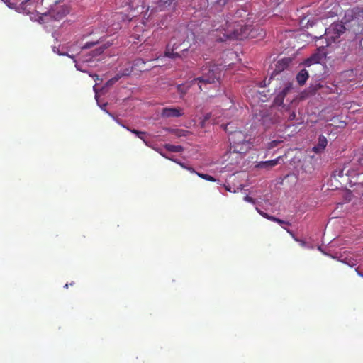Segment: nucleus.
I'll return each mask as SVG.
<instances>
[{
    "label": "nucleus",
    "mask_w": 363,
    "mask_h": 363,
    "mask_svg": "<svg viewBox=\"0 0 363 363\" xmlns=\"http://www.w3.org/2000/svg\"><path fill=\"white\" fill-rule=\"evenodd\" d=\"M221 75L220 68L218 65L203 67L202 75L195 78L192 82H197L200 91H203L207 84L218 82Z\"/></svg>",
    "instance_id": "3"
},
{
    "label": "nucleus",
    "mask_w": 363,
    "mask_h": 363,
    "mask_svg": "<svg viewBox=\"0 0 363 363\" xmlns=\"http://www.w3.org/2000/svg\"><path fill=\"white\" fill-rule=\"evenodd\" d=\"M123 127L127 129L128 131L131 132L132 133L135 134L138 138L141 139L145 144H147V141L145 140V135H146L145 132L140 131L135 129H131L125 125H123Z\"/></svg>",
    "instance_id": "15"
},
{
    "label": "nucleus",
    "mask_w": 363,
    "mask_h": 363,
    "mask_svg": "<svg viewBox=\"0 0 363 363\" xmlns=\"http://www.w3.org/2000/svg\"><path fill=\"white\" fill-rule=\"evenodd\" d=\"M274 87L276 96L274 99V105L281 107L284 105V98L292 91L293 82L289 76L283 75L281 79H274V81L268 82Z\"/></svg>",
    "instance_id": "1"
},
{
    "label": "nucleus",
    "mask_w": 363,
    "mask_h": 363,
    "mask_svg": "<svg viewBox=\"0 0 363 363\" xmlns=\"http://www.w3.org/2000/svg\"><path fill=\"white\" fill-rule=\"evenodd\" d=\"M269 111H270L271 114L273 113H276V108H275V106L272 107L270 108Z\"/></svg>",
    "instance_id": "32"
},
{
    "label": "nucleus",
    "mask_w": 363,
    "mask_h": 363,
    "mask_svg": "<svg viewBox=\"0 0 363 363\" xmlns=\"http://www.w3.org/2000/svg\"><path fill=\"white\" fill-rule=\"evenodd\" d=\"M174 0H160L157 3V7L159 10H162L167 6H169Z\"/></svg>",
    "instance_id": "17"
},
{
    "label": "nucleus",
    "mask_w": 363,
    "mask_h": 363,
    "mask_svg": "<svg viewBox=\"0 0 363 363\" xmlns=\"http://www.w3.org/2000/svg\"><path fill=\"white\" fill-rule=\"evenodd\" d=\"M83 48H87L88 47L87 46H85V47H82Z\"/></svg>",
    "instance_id": "42"
},
{
    "label": "nucleus",
    "mask_w": 363,
    "mask_h": 363,
    "mask_svg": "<svg viewBox=\"0 0 363 363\" xmlns=\"http://www.w3.org/2000/svg\"><path fill=\"white\" fill-rule=\"evenodd\" d=\"M197 174L201 178H203L207 181H209V182H215L216 181L215 178L209 174H202V173H197Z\"/></svg>",
    "instance_id": "20"
},
{
    "label": "nucleus",
    "mask_w": 363,
    "mask_h": 363,
    "mask_svg": "<svg viewBox=\"0 0 363 363\" xmlns=\"http://www.w3.org/2000/svg\"><path fill=\"white\" fill-rule=\"evenodd\" d=\"M280 159H281V157H278L277 158H276L274 160L260 162L257 164V167L259 168L269 169L272 167L277 165Z\"/></svg>",
    "instance_id": "13"
},
{
    "label": "nucleus",
    "mask_w": 363,
    "mask_h": 363,
    "mask_svg": "<svg viewBox=\"0 0 363 363\" xmlns=\"http://www.w3.org/2000/svg\"><path fill=\"white\" fill-rule=\"evenodd\" d=\"M183 114L181 108H164L162 111V116L164 118H177Z\"/></svg>",
    "instance_id": "9"
},
{
    "label": "nucleus",
    "mask_w": 363,
    "mask_h": 363,
    "mask_svg": "<svg viewBox=\"0 0 363 363\" xmlns=\"http://www.w3.org/2000/svg\"><path fill=\"white\" fill-rule=\"evenodd\" d=\"M162 155L163 157H164L165 158H167V159H169V160H172V161H174V162H176V163L179 164L182 167L185 168V169H188V170L191 171V172H195L194 169L192 167H186V166H185V164H184V163H182V162H179V161H177V160H174V159H172V158H170V157H169L166 156L165 155L162 154Z\"/></svg>",
    "instance_id": "19"
},
{
    "label": "nucleus",
    "mask_w": 363,
    "mask_h": 363,
    "mask_svg": "<svg viewBox=\"0 0 363 363\" xmlns=\"http://www.w3.org/2000/svg\"><path fill=\"white\" fill-rule=\"evenodd\" d=\"M244 199H245V201H247L249 203H255L254 199L250 197V196H245Z\"/></svg>",
    "instance_id": "26"
},
{
    "label": "nucleus",
    "mask_w": 363,
    "mask_h": 363,
    "mask_svg": "<svg viewBox=\"0 0 363 363\" xmlns=\"http://www.w3.org/2000/svg\"><path fill=\"white\" fill-rule=\"evenodd\" d=\"M236 28L232 30H227L226 37L230 39H241L247 34V30L248 28L245 26L243 27L241 24H238Z\"/></svg>",
    "instance_id": "7"
},
{
    "label": "nucleus",
    "mask_w": 363,
    "mask_h": 363,
    "mask_svg": "<svg viewBox=\"0 0 363 363\" xmlns=\"http://www.w3.org/2000/svg\"><path fill=\"white\" fill-rule=\"evenodd\" d=\"M195 83V82H192V80L186 84H181L177 86V90L178 93L180 94V97L183 98L191 86Z\"/></svg>",
    "instance_id": "12"
},
{
    "label": "nucleus",
    "mask_w": 363,
    "mask_h": 363,
    "mask_svg": "<svg viewBox=\"0 0 363 363\" xmlns=\"http://www.w3.org/2000/svg\"><path fill=\"white\" fill-rule=\"evenodd\" d=\"M256 209L262 216H263L265 218H267V216H269L267 213L259 210L257 208Z\"/></svg>",
    "instance_id": "29"
},
{
    "label": "nucleus",
    "mask_w": 363,
    "mask_h": 363,
    "mask_svg": "<svg viewBox=\"0 0 363 363\" xmlns=\"http://www.w3.org/2000/svg\"><path fill=\"white\" fill-rule=\"evenodd\" d=\"M122 77L123 74L121 73H118L113 79L117 82Z\"/></svg>",
    "instance_id": "27"
},
{
    "label": "nucleus",
    "mask_w": 363,
    "mask_h": 363,
    "mask_svg": "<svg viewBox=\"0 0 363 363\" xmlns=\"http://www.w3.org/2000/svg\"><path fill=\"white\" fill-rule=\"evenodd\" d=\"M65 288H67V287H68V284H66L65 285Z\"/></svg>",
    "instance_id": "39"
},
{
    "label": "nucleus",
    "mask_w": 363,
    "mask_h": 363,
    "mask_svg": "<svg viewBox=\"0 0 363 363\" xmlns=\"http://www.w3.org/2000/svg\"><path fill=\"white\" fill-rule=\"evenodd\" d=\"M164 147L167 151L171 152H181L184 150V147L181 145L165 144Z\"/></svg>",
    "instance_id": "16"
},
{
    "label": "nucleus",
    "mask_w": 363,
    "mask_h": 363,
    "mask_svg": "<svg viewBox=\"0 0 363 363\" xmlns=\"http://www.w3.org/2000/svg\"><path fill=\"white\" fill-rule=\"evenodd\" d=\"M94 80L95 81H101L102 79L99 78V76L97 74L94 75Z\"/></svg>",
    "instance_id": "33"
},
{
    "label": "nucleus",
    "mask_w": 363,
    "mask_h": 363,
    "mask_svg": "<svg viewBox=\"0 0 363 363\" xmlns=\"http://www.w3.org/2000/svg\"><path fill=\"white\" fill-rule=\"evenodd\" d=\"M325 48V47H318L316 52L310 57L306 59L303 65L306 67H310L313 64L320 63L323 59L327 57V52Z\"/></svg>",
    "instance_id": "6"
},
{
    "label": "nucleus",
    "mask_w": 363,
    "mask_h": 363,
    "mask_svg": "<svg viewBox=\"0 0 363 363\" xmlns=\"http://www.w3.org/2000/svg\"><path fill=\"white\" fill-rule=\"evenodd\" d=\"M252 138L242 131L236 130L229 135L230 150L239 154H245L252 147Z\"/></svg>",
    "instance_id": "2"
},
{
    "label": "nucleus",
    "mask_w": 363,
    "mask_h": 363,
    "mask_svg": "<svg viewBox=\"0 0 363 363\" xmlns=\"http://www.w3.org/2000/svg\"><path fill=\"white\" fill-rule=\"evenodd\" d=\"M115 83H116V82L113 79H110L109 80H108L105 84V86L106 87H108V86H113Z\"/></svg>",
    "instance_id": "24"
},
{
    "label": "nucleus",
    "mask_w": 363,
    "mask_h": 363,
    "mask_svg": "<svg viewBox=\"0 0 363 363\" xmlns=\"http://www.w3.org/2000/svg\"><path fill=\"white\" fill-rule=\"evenodd\" d=\"M240 13V11H237V13H236V16H237L238 17H241V16H242V15H241Z\"/></svg>",
    "instance_id": "35"
},
{
    "label": "nucleus",
    "mask_w": 363,
    "mask_h": 363,
    "mask_svg": "<svg viewBox=\"0 0 363 363\" xmlns=\"http://www.w3.org/2000/svg\"><path fill=\"white\" fill-rule=\"evenodd\" d=\"M277 218L274 217V216H267V219L269 220H272V221H274V219H277Z\"/></svg>",
    "instance_id": "31"
},
{
    "label": "nucleus",
    "mask_w": 363,
    "mask_h": 363,
    "mask_svg": "<svg viewBox=\"0 0 363 363\" xmlns=\"http://www.w3.org/2000/svg\"><path fill=\"white\" fill-rule=\"evenodd\" d=\"M281 141L280 140H272L271 142H269L267 145V147L269 149H272V148H274L276 147L277 146H278V145L281 143Z\"/></svg>",
    "instance_id": "21"
},
{
    "label": "nucleus",
    "mask_w": 363,
    "mask_h": 363,
    "mask_svg": "<svg viewBox=\"0 0 363 363\" xmlns=\"http://www.w3.org/2000/svg\"><path fill=\"white\" fill-rule=\"evenodd\" d=\"M30 0H26L25 1H23L21 3V6L18 8V11L20 12H25L26 11V9L24 8V6H26V4H28L29 3Z\"/></svg>",
    "instance_id": "23"
},
{
    "label": "nucleus",
    "mask_w": 363,
    "mask_h": 363,
    "mask_svg": "<svg viewBox=\"0 0 363 363\" xmlns=\"http://www.w3.org/2000/svg\"><path fill=\"white\" fill-rule=\"evenodd\" d=\"M345 30V28L342 23H333L329 28H326L325 33L326 45H330L333 43H335V39L338 38Z\"/></svg>",
    "instance_id": "4"
},
{
    "label": "nucleus",
    "mask_w": 363,
    "mask_h": 363,
    "mask_svg": "<svg viewBox=\"0 0 363 363\" xmlns=\"http://www.w3.org/2000/svg\"><path fill=\"white\" fill-rule=\"evenodd\" d=\"M53 52L57 53L60 55H66L70 58H74L73 54H69L67 50V47H52Z\"/></svg>",
    "instance_id": "14"
},
{
    "label": "nucleus",
    "mask_w": 363,
    "mask_h": 363,
    "mask_svg": "<svg viewBox=\"0 0 363 363\" xmlns=\"http://www.w3.org/2000/svg\"><path fill=\"white\" fill-rule=\"evenodd\" d=\"M131 72H132V69H126L121 74H123V76H128Z\"/></svg>",
    "instance_id": "28"
},
{
    "label": "nucleus",
    "mask_w": 363,
    "mask_h": 363,
    "mask_svg": "<svg viewBox=\"0 0 363 363\" xmlns=\"http://www.w3.org/2000/svg\"><path fill=\"white\" fill-rule=\"evenodd\" d=\"M104 48V47H99L100 50H101V52H103V51H104V50H103V48Z\"/></svg>",
    "instance_id": "38"
},
{
    "label": "nucleus",
    "mask_w": 363,
    "mask_h": 363,
    "mask_svg": "<svg viewBox=\"0 0 363 363\" xmlns=\"http://www.w3.org/2000/svg\"><path fill=\"white\" fill-rule=\"evenodd\" d=\"M327 144V138L324 135H321L318 138V144L315 147H313V151L317 154L321 153L325 149Z\"/></svg>",
    "instance_id": "10"
},
{
    "label": "nucleus",
    "mask_w": 363,
    "mask_h": 363,
    "mask_svg": "<svg viewBox=\"0 0 363 363\" xmlns=\"http://www.w3.org/2000/svg\"><path fill=\"white\" fill-rule=\"evenodd\" d=\"M232 26H233V27H235V25H231V24H230V25H229V26H228V30H231V29H230V27H232Z\"/></svg>",
    "instance_id": "36"
},
{
    "label": "nucleus",
    "mask_w": 363,
    "mask_h": 363,
    "mask_svg": "<svg viewBox=\"0 0 363 363\" xmlns=\"http://www.w3.org/2000/svg\"><path fill=\"white\" fill-rule=\"evenodd\" d=\"M74 282L70 283V286L74 285Z\"/></svg>",
    "instance_id": "41"
},
{
    "label": "nucleus",
    "mask_w": 363,
    "mask_h": 363,
    "mask_svg": "<svg viewBox=\"0 0 363 363\" xmlns=\"http://www.w3.org/2000/svg\"><path fill=\"white\" fill-rule=\"evenodd\" d=\"M96 43H94V42H86L84 45H86V46H89V45H96Z\"/></svg>",
    "instance_id": "30"
},
{
    "label": "nucleus",
    "mask_w": 363,
    "mask_h": 363,
    "mask_svg": "<svg viewBox=\"0 0 363 363\" xmlns=\"http://www.w3.org/2000/svg\"><path fill=\"white\" fill-rule=\"evenodd\" d=\"M292 60L290 57H284L279 60L275 65V68L271 74L269 82L274 81V79H281L283 75L289 76L283 72L289 66Z\"/></svg>",
    "instance_id": "5"
},
{
    "label": "nucleus",
    "mask_w": 363,
    "mask_h": 363,
    "mask_svg": "<svg viewBox=\"0 0 363 363\" xmlns=\"http://www.w3.org/2000/svg\"><path fill=\"white\" fill-rule=\"evenodd\" d=\"M350 267H352L353 265H354V263H352L351 264H350Z\"/></svg>",
    "instance_id": "40"
},
{
    "label": "nucleus",
    "mask_w": 363,
    "mask_h": 363,
    "mask_svg": "<svg viewBox=\"0 0 363 363\" xmlns=\"http://www.w3.org/2000/svg\"><path fill=\"white\" fill-rule=\"evenodd\" d=\"M356 271L357 272L358 274L361 277H363V275L358 271V269H356Z\"/></svg>",
    "instance_id": "37"
},
{
    "label": "nucleus",
    "mask_w": 363,
    "mask_h": 363,
    "mask_svg": "<svg viewBox=\"0 0 363 363\" xmlns=\"http://www.w3.org/2000/svg\"><path fill=\"white\" fill-rule=\"evenodd\" d=\"M296 81L300 86H303L309 78V74L306 69H301L296 74Z\"/></svg>",
    "instance_id": "11"
},
{
    "label": "nucleus",
    "mask_w": 363,
    "mask_h": 363,
    "mask_svg": "<svg viewBox=\"0 0 363 363\" xmlns=\"http://www.w3.org/2000/svg\"><path fill=\"white\" fill-rule=\"evenodd\" d=\"M286 230L287 233H289V234L291 235V237H292V238H294L296 242H300V244H301V245H303V246H304V245H305V243H306V242H305L303 240H299L298 238H296V237H295V235H294V233H293L291 230H289V229H286Z\"/></svg>",
    "instance_id": "22"
},
{
    "label": "nucleus",
    "mask_w": 363,
    "mask_h": 363,
    "mask_svg": "<svg viewBox=\"0 0 363 363\" xmlns=\"http://www.w3.org/2000/svg\"><path fill=\"white\" fill-rule=\"evenodd\" d=\"M165 56H167L168 57L174 58V59L180 57V55L177 52H174V47L172 48L171 50L168 49L165 52Z\"/></svg>",
    "instance_id": "18"
},
{
    "label": "nucleus",
    "mask_w": 363,
    "mask_h": 363,
    "mask_svg": "<svg viewBox=\"0 0 363 363\" xmlns=\"http://www.w3.org/2000/svg\"><path fill=\"white\" fill-rule=\"evenodd\" d=\"M300 37L302 39V38H304L307 37V35H306V33H303L301 34Z\"/></svg>",
    "instance_id": "34"
},
{
    "label": "nucleus",
    "mask_w": 363,
    "mask_h": 363,
    "mask_svg": "<svg viewBox=\"0 0 363 363\" xmlns=\"http://www.w3.org/2000/svg\"><path fill=\"white\" fill-rule=\"evenodd\" d=\"M274 222L277 223L279 225L286 224L288 225H291V223H289V222L284 221V220H281L279 218L274 219Z\"/></svg>",
    "instance_id": "25"
},
{
    "label": "nucleus",
    "mask_w": 363,
    "mask_h": 363,
    "mask_svg": "<svg viewBox=\"0 0 363 363\" xmlns=\"http://www.w3.org/2000/svg\"><path fill=\"white\" fill-rule=\"evenodd\" d=\"M277 111H280L281 113V116H277V117L272 119V122L277 123L279 121L281 118H287L288 121H293L296 118V113L294 111H290V109L286 107L285 106H282L279 107Z\"/></svg>",
    "instance_id": "8"
}]
</instances>
